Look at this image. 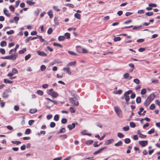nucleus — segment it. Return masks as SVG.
Returning a JSON list of instances; mask_svg holds the SVG:
<instances>
[{
    "instance_id": "obj_37",
    "label": "nucleus",
    "mask_w": 160,
    "mask_h": 160,
    "mask_svg": "<svg viewBox=\"0 0 160 160\" xmlns=\"http://www.w3.org/2000/svg\"><path fill=\"white\" fill-rule=\"evenodd\" d=\"M129 66L130 67L132 68L133 69H130V72H132L133 71V69L134 68V65L132 63H129Z\"/></svg>"
},
{
    "instance_id": "obj_47",
    "label": "nucleus",
    "mask_w": 160,
    "mask_h": 160,
    "mask_svg": "<svg viewBox=\"0 0 160 160\" xmlns=\"http://www.w3.org/2000/svg\"><path fill=\"white\" fill-rule=\"evenodd\" d=\"M31 57V55L30 54H28V55L26 56L25 57V60H27L29 59Z\"/></svg>"
},
{
    "instance_id": "obj_10",
    "label": "nucleus",
    "mask_w": 160,
    "mask_h": 160,
    "mask_svg": "<svg viewBox=\"0 0 160 160\" xmlns=\"http://www.w3.org/2000/svg\"><path fill=\"white\" fill-rule=\"evenodd\" d=\"M139 143L142 147L145 146L148 143V141L146 140L140 141L139 142Z\"/></svg>"
},
{
    "instance_id": "obj_63",
    "label": "nucleus",
    "mask_w": 160,
    "mask_h": 160,
    "mask_svg": "<svg viewBox=\"0 0 160 160\" xmlns=\"http://www.w3.org/2000/svg\"><path fill=\"white\" fill-rule=\"evenodd\" d=\"M67 120L65 118H62L61 120V122L63 124H65L66 123Z\"/></svg>"
},
{
    "instance_id": "obj_17",
    "label": "nucleus",
    "mask_w": 160,
    "mask_h": 160,
    "mask_svg": "<svg viewBox=\"0 0 160 160\" xmlns=\"http://www.w3.org/2000/svg\"><path fill=\"white\" fill-rule=\"evenodd\" d=\"M3 12L4 14L7 17L10 16V14L9 12L8 11V10L7 9L5 8L3 10Z\"/></svg>"
},
{
    "instance_id": "obj_54",
    "label": "nucleus",
    "mask_w": 160,
    "mask_h": 160,
    "mask_svg": "<svg viewBox=\"0 0 160 160\" xmlns=\"http://www.w3.org/2000/svg\"><path fill=\"white\" fill-rule=\"evenodd\" d=\"M66 6L69 7L73 8L74 6L73 4L71 3H67L66 4Z\"/></svg>"
},
{
    "instance_id": "obj_7",
    "label": "nucleus",
    "mask_w": 160,
    "mask_h": 160,
    "mask_svg": "<svg viewBox=\"0 0 160 160\" xmlns=\"http://www.w3.org/2000/svg\"><path fill=\"white\" fill-rule=\"evenodd\" d=\"M18 56V53L14 52L13 54H12L11 55L9 56L10 60H12L14 61L16 60Z\"/></svg>"
},
{
    "instance_id": "obj_41",
    "label": "nucleus",
    "mask_w": 160,
    "mask_h": 160,
    "mask_svg": "<svg viewBox=\"0 0 160 160\" xmlns=\"http://www.w3.org/2000/svg\"><path fill=\"white\" fill-rule=\"evenodd\" d=\"M11 142L12 143L16 144L17 145H18L21 143V142L19 141H12Z\"/></svg>"
},
{
    "instance_id": "obj_30",
    "label": "nucleus",
    "mask_w": 160,
    "mask_h": 160,
    "mask_svg": "<svg viewBox=\"0 0 160 160\" xmlns=\"http://www.w3.org/2000/svg\"><path fill=\"white\" fill-rule=\"evenodd\" d=\"M0 45L2 47H5L7 45V42L4 41H3L0 43Z\"/></svg>"
},
{
    "instance_id": "obj_50",
    "label": "nucleus",
    "mask_w": 160,
    "mask_h": 160,
    "mask_svg": "<svg viewBox=\"0 0 160 160\" xmlns=\"http://www.w3.org/2000/svg\"><path fill=\"white\" fill-rule=\"evenodd\" d=\"M129 127L128 126H127L126 127H123L122 128V129H123V130L125 131H127L129 130Z\"/></svg>"
},
{
    "instance_id": "obj_51",
    "label": "nucleus",
    "mask_w": 160,
    "mask_h": 160,
    "mask_svg": "<svg viewBox=\"0 0 160 160\" xmlns=\"http://www.w3.org/2000/svg\"><path fill=\"white\" fill-rule=\"evenodd\" d=\"M136 102L138 103H140L141 102V98L140 97H138L136 98Z\"/></svg>"
},
{
    "instance_id": "obj_5",
    "label": "nucleus",
    "mask_w": 160,
    "mask_h": 160,
    "mask_svg": "<svg viewBox=\"0 0 160 160\" xmlns=\"http://www.w3.org/2000/svg\"><path fill=\"white\" fill-rule=\"evenodd\" d=\"M132 92V90H129L124 93V96L125 97V99L126 101H128L129 100V97L128 95Z\"/></svg>"
},
{
    "instance_id": "obj_58",
    "label": "nucleus",
    "mask_w": 160,
    "mask_h": 160,
    "mask_svg": "<svg viewBox=\"0 0 160 160\" xmlns=\"http://www.w3.org/2000/svg\"><path fill=\"white\" fill-rule=\"evenodd\" d=\"M144 11L143 10L141 9L139 10L138 11V13L139 14H142L144 13Z\"/></svg>"
},
{
    "instance_id": "obj_11",
    "label": "nucleus",
    "mask_w": 160,
    "mask_h": 160,
    "mask_svg": "<svg viewBox=\"0 0 160 160\" xmlns=\"http://www.w3.org/2000/svg\"><path fill=\"white\" fill-rule=\"evenodd\" d=\"M114 141L113 139H111L106 140L105 141L104 144L105 145H108L112 143Z\"/></svg>"
},
{
    "instance_id": "obj_9",
    "label": "nucleus",
    "mask_w": 160,
    "mask_h": 160,
    "mask_svg": "<svg viewBox=\"0 0 160 160\" xmlns=\"http://www.w3.org/2000/svg\"><path fill=\"white\" fill-rule=\"evenodd\" d=\"M123 77L125 79L128 80H130L132 78V77L129 76V74L128 73H126L124 74L123 75Z\"/></svg>"
},
{
    "instance_id": "obj_26",
    "label": "nucleus",
    "mask_w": 160,
    "mask_h": 160,
    "mask_svg": "<svg viewBox=\"0 0 160 160\" xmlns=\"http://www.w3.org/2000/svg\"><path fill=\"white\" fill-rule=\"evenodd\" d=\"M4 82L5 83L9 84H11L13 82V81H10L7 79H5L4 80Z\"/></svg>"
},
{
    "instance_id": "obj_20",
    "label": "nucleus",
    "mask_w": 160,
    "mask_h": 160,
    "mask_svg": "<svg viewBox=\"0 0 160 160\" xmlns=\"http://www.w3.org/2000/svg\"><path fill=\"white\" fill-rule=\"evenodd\" d=\"M68 52L69 54L72 56H78V55L77 53L74 52L72 51H68Z\"/></svg>"
},
{
    "instance_id": "obj_40",
    "label": "nucleus",
    "mask_w": 160,
    "mask_h": 160,
    "mask_svg": "<svg viewBox=\"0 0 160 160\" xmlns=\"http://www.w3.org/2000/svg\"><path fill=\"white\" fill-rule=\"evenodd\" d=\"M155 132V129L154 128H152L150 130L148 131V133L149 134H151L152 133H154Z\"/></svg>"
},
{
    "instance_id": "obj_53",
    "label": "nucleus",
    "mask_w": 160,
    "mask_h": 160,
    "mask_svg": "<svg viewBox=\"0 0 160 160\" xmlns=\"http://www.w3.org/2000/svg\"><path fill=\"white\" fill-rule=\"evenodd\" d=\"M149 6H151L152 8L153 7H156L157 5L154 3H150L148 4Z\"/></svg>"
},
{
    "instance_id": "obj_57",
    "label": "nucleus",
    "mask_w": 160,
    "mask_h": 160,
    "mask_svg": "<svg viewBox=\"0 0 160 160\" xmlns=\"http://www.w3.org/2000/svg\"><path fill=\"white\" fill-rule=\"evenodd\" d=\"M155 108V105L154 104H152L149 107L150 109L151 110H153Z\"/></svg>"
},
{
    "instance_id": "obj_42",
    "label": "nucleus",
    "mask_w": 160,
    "mask_h": 160,
    "mask_svg": "<svg viewBox=\"0 0 160 160\" xmlns=\"http://www.w3.org/2000/svg\"><path fill=\"white\" fill-rule=\"evenodd\" d=\"M37 92L38 94H39L41 96L43 94V92H42V90H38L37 91Z\"/></svg>"
},
{
    "instance_id": "obj_48",
    "label": "nucleus",
    "mask_w": 160,
    "mask_h": 160,
    "mask_svg": "<svg viewBox=\"0 0 160 160\" xmlns=\"http://www.w3.org/2000/svg\"><path fill=\"white\" fill-rule=\"evenodd\" d=\"M118 136L120 138H122L124 137V135L121 133H118L117 134Z\"/></svg>"
},
{
    "instance_id": "obj_14",
    "label": "nucleus",
    "mask_w": 160,
    "mask_h": 160,
    "mask_svg": "<svg viewBox=\"0 0 160 160\" xmlns=\"http://www.w3.org/2000/svg\"><path fill=\"white\" fill-rule=\"evenodd\" d=\"M37 52L38 54L40 56H47V54L43 51H37Z\"/></svg>"
},
{
    "instance_id": "obj_45",
    "label": "nucleus",
    "mask_w": 160,
    "mask_h": 160,
    "mask_svg": "<svg viewBox=\"0 0 160 160\" xmlns=\"http://www.w3.org/2000/svg\"><path fill=\"white\" fill-rule=\"evenodd\" d=\"M54 119L55 121H58L59 120V116L58 114H56L54 117Z\"/></svg>"
},
{
    "instance_id": "obj_1",
    "label": "nucleus",
    "mask_w": 160,
    "mask_h": 160,
    "mask_svg": "<svg viewBox=\"0 0 160 160\" xmlns=\"http://www.w3.org/2000/svg\"><path fill=\"white\" fill-rule=\"evenodd\" d=\"M46 92L48 95L50 96L52 98H56L59 96V94L54 91L52 88L47 90Z\"/></svg>"
},
{
    "instance_id": "obj_24",
    "label": "nucleus",
    "mask_w": 160,
    "mask_h": 160,
    "mask_svg": "<svg viewBox=\"0 0 160 160\" xmlns=\"http://www.w3.org/2000/svg\"><path fill=\"white\" fill-rule=\"evenodd\" d=\"M48 14L50 18H52L53 16L52 11V10H50L48 12Z\"/></svg>"
},
{
    "instance_id": "obj_32",
    "label": "nucleus",
    "mask_w": 160,
    "mask_h": 160,
    "mask_svg": "<svg viewBox=\"0 0 160 160\" xmlns=\"http://www.w3.org/2000/svg\"><path fill=\"white\" fill-rule=\"evenodd\" d=\"M64 36L66 37V38L69 39L70 38V34L68 32H66L64 34Z\"/></svg>"
},
{
    "instance_id": "obj_27",
    "label": "nucleus",
    "mask_w": 160,
    "mask_h": 160,
    "mask_svg": "<svg viewBox=\"0 0 160 160\" xmlns=\"http://www.w3.org/2000/svg\"><path fill=\"white\" fill-rule=\"evenodd\" d=\"M69 111L71 113H74L76 111V109L73 107H71L69 108Z\"/></svg>"
},
{
    "instance_id": "obj_19",
    "label": "nucleus",
    "mask_w": 160,
    "mask_h": 160,
    "mask_svg": "<svg viewBox=\"0 0 160 160\" xmlns=\"http://www.w3.org/2000/svg\"><path fill=\"white\" fill-rule=\"evenodd\" d=\"M93 142V141L92 140H87L84 142V143L87 145H90L92 144Z\"/></svg>"
},
{
    "instance_id": "obj_62",
    "label": "nucleus",
    "mask_w": 160,
    "mask_h": 160,
    "mask_svg": "<svg viewBox=\"0 0 160 160\" xmlns=\"http://www.w3.org/2000/svg\"><path fill=\"white\" fill-rule=\"evenodd\" d=\"M39 11L38 9H37L34 12L36 16H38L39 14Z\"/></svg>"
},
{
    "instance_id": "obj_25",
    "label": "nucleus",
    "mask_w": 160,
    "mask_h": 160,
    "mask_svg": "<svg viewBox=\"0 0 160 160\" xmlns=\"http://www.w3.org/2000/svg\"><path fill=\"white\" fill-rule=\"evenodd\" d=\"M53 9L56 12H59L60 11V9L57 6H53L52 7Z\"/></svg>"
},
{
    "instance_id": "obj_35",
    "label": "nucleus",
    "mask_w": 160,
    "mask_h": 160,
    "mask_svg": "<svg viewBox=\"0 0 160 160\" xmlns=\"http://www.w3.org/2000/svg\"><path fill=\"white\" fill-rule=\"evenodd\" d=\"M46 69V67L44 65H42L40 67V70L42 71H44Z\"/></svg>"
},
{
    "instance_id": "obj_43",
    "label": "nucleus",
    "mask_w": 160,
    "mask_h": 160,
    "mask_svg": "<svg viewBox=\"0 0 160 160\" xmlns=\"http://www.w3.org/2000/svg\"><path fill=\"white\" fill-rule=\"evenodd\" d=\"M151 82L152 83H157L158 82V80L156 79L152 78L151 79Z\"/></svg>"
},
{
    "instance_id": "obj_64",
    "label": "nucleus",
    "mask_w": 160,
    "mask_h": 160,
    "mask_svg": "<svg viewBox=\"0 0 160 160\" xmlns=\"http://www.w3.org/2000/svg\"><path fill=\"white\" fill-rule=\"evenodd\" d=\"M34 122V121L33 120H30L28 121V124L30 125L31 126L32 123H33Z\"/></svg>"
},
{
    "instance_id": "obj_60",
    "label": "nucleus",
    "mask_w": 160,
    "mask_h": 160,
    "mask_svg": "<svg viewBox=\"0 0 160 160\" xmlns=\"http://www.w3.org/2000/svg\"><path fill=\"white\" fill-rule=\"evenodd\" d=\"M30 129H27L25 131V134H28L30 132Z\"/></svg>"
},
{
    "instance_id": "obj_36",
    "label": "nucleus",
    "mask_w": 160,
    "mask_h": 160,
    "mask_svg": "<svg viewBox=\"0 0 160 160\" xmlns=\"http://www.w3.org/2000/svg\"><path fill=\"white\" fill-rule=\"evenodd\" d=\"M121 39L120 37H115L113 39V40L114 42H117L120 41Z\"/></svg>"
},
{
    "instance_id": "obj_31",
    "label": "nucleus",
    "mask_w": 160,
    "mask_h": 160,
    "mask_svg": "<svg viewBox=\"0 0 160 160\" xmlns=\"http://www.w3.org/2000/svg\"><path fill=\"white\" fill-rule=\"evenodd\" d=\"M122 144V142L121 141H118L117 143H115V146L116 147L121 146Z\"/></svg>"
},
{
    "instance_id": "obj_46",
    "label": "nucleus",
    "mask_w": 160,
    "mask_h": 160,
    "mask_svg": "<svg viewBox=\"0 0 160 160\" xmlns=\"http://www.w3.org/2000/svg\"><path fill=\"white\" fill-rule=\"evenodd\" d=\"M12 72L14 74L18 73V71L15 68H13L12 69Z\"/></svg>"
},
{
    "instance_id": "obj_13",
    "label": "nucleus",
    "mask_w": 160,
    "mask_h": 160,
    "mask_svg": "<svg viewBox=\"0 0 160 160\" xmlns=\"http://www.w3.org/2000/svg\"><path fill=\"white\" fill-rule=\"evenodd\" d=\"M76 63V61H73L72 62H69L67 65V66H72L74 67L75 66Z\"/></svg>"
},
{
    "instance_id": "obj_34",
    "label": "nucleus",
    "mask_w": 160,
    "mask_h": 160,
    "mask_svg": "<svg viewBox=\"0 0 160 160\" xmlns=\"http://www.w3.org/2000/svg\"><path fill=\"white\" fill-rule=\"evenodd\" d=\"M59 137L61 139H66L67 137V136L66 134H63L62 135L59 136Z\"/></svg>"
},
{
    "instance_id": "obj_52",
    "label": "nucleus",
    "mask_w": 160,
    "mask_h": 160,
    "mask_svg": "<svg viewBox=\"0 0 160 160\" xmlns=\"http://www.w3.org/2000/svg\"><path fill=\"white\" fill-rule=\"evenodd\" d=\"M0 53L2 54H4L5 53V51L3 48H0Z\"/></svg>"
},
{
    "instance_id": "obj_49",
    "label": "nucleus",
    "mask_w": 160,
    "mask_h": 160,
    "mask_svg": "<svg viewBox=\"0 0 160 160\" xmlns=\"http://www.w3.org/2000/svg\"><path fill=\"white\" fill-rule=\"evenodd\" d=\"M145 14L147 16H150L153 15V12H147Z\"/></svg>"
},
{
    "instance_id": "obj_6",
    "label": "nucleus",
    "mask_w": 160,
    "mask_h": 160,
    "mask_svg": "<svg viewBox=\"0 0 160 160\" xmlns=\"http://www.w3.org/2000/svg\"><path fill=\"white\" fill-rule=\"evenodd\" d=\"M69 101L72 104L75 106H77L79 104L78 102L75 98H70Z\"/></svg>"
},
{
    "instance_id": "obj_15",
    "label": "nucleus",
    "mask_w": 160,
    "mask_h": 160,
    "mask_svg": "<svg viewBox=\"0 0 160 160\" xmlns=\"http://www.w3.org/2000/svg\"><path fill=\"white\" fill-rule=\"evenodd\" d=\"M67 127L69 128L70 130H71L75 127V124L74 123H72L71 125H68Z\"/></svg>"
},
{
    "instance_id": "obj_23",
    "label": "nucleus",
    "mask_w": 160,
    "mask_h": 160,
    "mask_svg": "<svg viewBox=\"0 0 160 160\" xmlns=\"http://www.w3.org/2000/svg\"><path fill=\"white\" fill-rule=\"evenodd\" d=\"M37 111V109L36 108H32L30 109L29 112L31 113H34L36 112Z\"/></svg>"
},
{
    "instance_id": "obj_55",
    "label": "nucleus",
    "mask_w": 160,
    "mask_h": 160,
    "mask_svg": "<svg viewBox=\"0 0 160 160\" xmlns=\"http://www.w3.org/2000/svg\"><path fill=\"white\" fill-rule=\"evenodd\" d=\"M145 48H141L139 49L138 51L139 52H142L145 51Z\"/></svg>"
},
{
    "instance_id": "obj_39",
    "label": "nucleus",
    "mask_w": 160,
    "mask_h": 160,
    "mask_svg": "<svg viewBox=\"0 0 160 160\" xmlns=\"http://www.w3.org/2000/svg\"><path fill=\"white\" fill-rule=\"evenodd\" d=\"M130 126L132 128H134L136 126L135 123L133 122H130Z\"/></svg>"
},
{
    "instance_id": "obj_8",
    "label": "nucleus",
    "mask_w": 160,
    "mask_h": 160,
    "mask_svg": "<svg viewBox=\"0 0 160 160\" xmlns=\"http://www.w3.org/2000/svg\"><path fill=\"white\" fill-rule=\"evenodd\" d=\"M63 70L67 74L69 75H71L72 72L70 70V68L68 66L64 67L63 68Z\"/></svg>"
},
{
    "instance_id": "obj_3",
    "label": "nucleus",
    "mask_w": 160,
    "mask_h": 160,
    "mask_svg": "<svg viewBox=\"0 0 160 160\" xmlns=\"http://www.w3.org/2000/svg\"><path fill=\"white\" fill-rule=\"evenodd\" d=\"M114 109L118 116L120 118H122V114L121 110L117 107H114Z\"/></svg>"
},
{
    "instance_id": "obj_18",
    "label": "nucleus",
    "mask_w": 160,
    "mask_h": 160,
    "mask_svg": "<svg viewBox=\"0 0 160 160\" xmlns=\"http://www.w3.org/2000/svg\"><path fill=\"white\" fill-rule=\"evenodd\" d=\"M122 90H119L118 91L116 90L113 91L112 93L114 94H118L119 95L121 94L122 93Z\"/></svg>"
},
{
    "instance_id": "obj_44",
    "label": "nucleus",
    "mask_w": 160,
    "mask_h": 160,
    "mask_svg": "<svg viewBox=\"0 0 160 160\" xmlns=\"http://www.w3.org/2000/svg\"><path fill=\"white\" fill-rule=\"evenodd\" d=\"M65 132V129L64 128H62L59 132H58V134H59L60 133H64Z\"/></svg>"
},
{
    "instance_id": "obj_4",
    "label": "nucleus",
    "mask_w": 160,
    "mask_h": 160,
    "mask_svg": "<svg viewBox=\"0 0 160 160\" xmlns=\"http://www.w3.org/2000/svg\"><path fill=\"white\" fill-rule=\"evenodd\" d=\"M10 89H8L5 90L3 93L2 97L5 98H7L9 96V94L11 93Z\"/></svg>"
},
{
    "instance_id": "obj_29",
    "label": "nucleus",
    "mask_w": 160,
    "mask_h": 160,
    "mask_svg": "<svg viewBox=\"0 0 160 160\" xmlns=\"http://www.w3.org/2000/svg\"><path fill=\"white\" fill-rule=\"evenodd\" d=\"M146 93V90L145 88L142 89L141 92V93L142 95V97H143V95H145Z\"/></svg>"
},
{
    "instance_id": "obj_33",
    "label": "nucleus",
    "mask_w": 160,
    "mask_h": 160,
    "mask_svg": "<svg viewBox=\"0 0 160 160\" xmlns=\"http://www.w3.org/2000/svg\"><path fill=\"white\" fill-rule=\"evenodd\" d=\"M74 16L78 19H80V15L78 13H75L74 14Z\"/></svg>"
},
{
    "instance_id": "obj_21",
    "label": "nucleus",
    "mask_w": 160,
    "mask_h": 160,
    "mask_svg": "<svg viewBox=\"0 0 160 160\" xmlns=\"http://www.w3.org/2000/svg\"><path fill=\"white\" fill-rule=\"evenodd\" d=\"M58 40L59 41H63L65 39V38L64 36H60L58 37Z\"/></svg>"
},
{
    "instance_id": "obj_59",
    "label": "nucleus",
    "mask_w": 160,
    "mask_h": 160,
    "mask_svg": "<svg viewBox=\"0 0 160 160\" xmlns=\"http://www.w3.org/2000/svg\"><path fill=\"white\" fill-rule=\"evenodd\" d=\"M124 142L126 143H129L130 142V140L128 138H126L125 139Z\"/></svg>"
},
{
    "instance_id": "obj_38",
    "label": "nucleus",
    "mask_w": 160,
    "mask_h": 160,
    "mask_svg": "<svg viewBox=\"0 0 160 160\" xmlns=\"http://www.w3.org/2000/svg\"><path fill=\"white\" fill-rule=\"evenodd\" d=\"M133 82L137 84L140 83V81L138 79L135 78L133 80Z\"/></svg>"
},
{
    "instance_id": "obj_28",
    "label": "nucleus",
    "mask_w": 160,
    "mask_h": 160,
    "mask_svg": "<svg viewBox=\"0 0 160 160\" xmlns=\"http://www.w3.org/2000/svg\"><path fill=\"white\" fill-rule=\"evenodd\" d=\"M26 51V49L24 48H23L22 50H20L18 53L19 54H23Z\"/></svg>"
},
{
    "instance_id": "obj_56",
    "label": "nucleus",
    "mask_w": 160,
    "mask_h": 160,
    "mask_svg": "<svg viewBox=\"0 0 160 160\" xmlns=\"http://www.w3.org/2000/svg\"><path fill=\"white\" fill-rule=\"evenodd\" d=\"M147 136L143 134H140V135H139V138H146Z\"/></svg>"
},
{
    "instance_id": "obj_2",
    "label": "nucleus",
    "mask_w": 160,
    "mask_h": 160,
    "mask_svg": "<svg viewBox=\"0 0 160 160\" xmlns=\"http://www.w3.org/2000/svg\"><path fill=\"white\" fill-rule=\"evenodd\" d=\"M153 99L152 98L151 96L148 97L144 102V105L146 107H147L150 104Z\"/></svg>"
},
{
    "instance_id": "obj_61",
    "label": "nucleus",
    "mask_w": 160,
    "mask_h": 160,
    "mask_svg": "<svg viewBox=\"0 0 160 160\" xmlns=\"http://www.w3.org/2000/svg\"><path fill=\"white\" fill-rule=\"evenodd\" d=\"M71 95L73 96H74L76 94L75 91L74 90H72L70 91Z\"/></svg>"
},
{
    "instance_id": "obj_22",
    "label": "nucleus",
    "mask_w": 160,
    "mask_h": 160,
    "mask_svg": "<svg viewBox=\"0 0 160 160\" xmlns=\"http://www.w3.org/2000/svg\"><path fill=\"white\" fill-rule=\"evenodd\" d=\"M45 99L47 100H49V101L53 102L54 104H55L56 105H57L58 104V102L56 101L52 100L51 99L48 98H46Z\"/></svg>"
},
{
    "instance_id": "obj_16",
    "label": "nucleus",
    "mask_w": 160,
    "mask_h": 160,
    "mask_svg": "<svg viewBox=\"0 0 160 160\" xmlns=\"http://www.w3.org/2000/svg\"><path fill=\"white\" fill-rule=\"evenodd\" d=\"M27 3L30 5H33L35 3V2H33V0H28L26 1Z\"/></svg>"
},
{
    "instance_id": "obj_12",
    "label": "nucleus",
    "mask_w": 160,
    "mask_h": 160,
    "mask_svg": "<svg viewBox=\"0 0 160 160\" xmlns=\"http://www.w3.org/2000/svg\"><path fill=\"white\" fill-rule=\"evenodd\" d=\"M106 148H107L106 147H103V148L98 149V150L95 151V152H94L93 153V154L95 155V154H98L100 153L102 151H103V150H104V149H105Z\"/></svg>"
}]
</instances>
